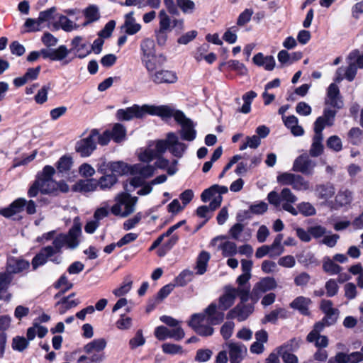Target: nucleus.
Wrapping results in <instances>:
<instances>
[{
    "label": "nucleus",
    "mask_w": 363,
    "mask_h": 363,
    "mask_svg": "<svg viewBox=\"0 0 363 363\" xmlns=\"http://www.w3.org/2000/svg\"><path fill=\"white\" fill-rule=\"evenodd\" d=\"M323 268L325 272L331 274H337L342 270V267L335 264V262L330 258H326L324 260Z\"/></svg>",
    "instance_id": "603ef678"
},
{
    "label": "nucleus",
    "mask_w": 363,
    "mask_h": 363,
    "mask_svg": "<svg viewBox=\"0 0 363 363\" xmlns=\"http://www.w3.org/2000/svg\"><path fill=\"white\" fill-rule=\"evenodd\" d=\"M349 272L353 275H357V284L360 289H363V267L360 263L350 267Z\"/></svg>",
    "instance_id": "6e6d98bb"
},
{
    "label": "nucleus",
    "mask_w": 363,
    "mask_h": 363,
    "mask_svg": "<svg viewBox=\"0 0 363 363\" xmlns=\"http://www.w3.org/2000/svg\"><path fill=\"white\" fill-rule=\"evenodd\" d=\"M222 250V255L224 257H233L238 253V247L236 244L231 241H226L220 245Z\"/></svg>",
    "instance_id": "de8ad7c7"
},
{
    "label": "nucleus",
    "mask_w": 363,
    "mask_h": 363,
    "mask_svg": "<svg viewBox=\"0 0 363 363\" xmlns=\"http://www.w3.org/2000/svg\"><path fill=\"white\" fill-rule=\"evenodd\" d=\"M26 205V200L23 198H18L14 200L9 206L0 209V215L5 218L11 216L21 213L23 211Z\"/></svg>",
    "instance_id": "4be33fe9"
},
{
    "label": "nucleus",
    "mask_w": 363,
    "mask_h": 363,
    "mask_svg": "<svg viewBox=\"0 0 363 363\" xmlns=\"http://www.w3.org/2000/svg\"><path fill=\"white\" fill-rule=\"evenodd\" d=\"M245 143H244L240 147V150H244L247 147H250L253 149L257 148L260 143L261 140L259 137L257 135H254L252 136H248L246 138Z\"/></svg>",
    "instance_id": "052dcab7"
},
{
    "label": "nucleus",
    "mask_w": 363,
    "mask_h": 363,
    "mask_svg": "<svg viewBox=\"0 0 363 363\" xmlns=\"http://www.w3.org/2000/svg\"><path fill=\"white\" fill-rule=\"evenodd\" d=\"M176 2L177 8L184 14H191L196 10V4L191 0H176Z\"/></svg>",
    "instance_id": "09e8293b"
},
{
    "label": "nucleus",
    "mask_w": 363,
    "mask_h": 363,
    "mask_svg": "<svg viewBox=\"0 0 363 363\" xmlns=\"http://www.w3.org/2000/svg\"><path fill=\"white\" fill-rule=\"evenodd\" d=\"M230 363H241L247 354V348L240 342H228L225 344Z\"/></svg>",
    "instance_id": "9d476101"
},
{
    "label": "nucleus",
    "mask_w": 363,
    "mask_h": 363,
    "mask_svg": "<svg viewBox=\"0 0 363 363\" xmlns=\"http://www.w3.org/2000/svg\"><path fill=\"white\" fill-rule=\"evenodd\" d=\"M315 166L316 162L314 160L310 159L306 155H301L294 160L292 169L294 172H301L305 175H312Z\"/></svg>",
    "instance_id": "9b49d317"
},
{
    "label": "nucleus",
    "mask_w": 363,
    "mask_h": 363,
    "mask_svg": "<svg viewBox=\"0 0 363 363\" xmlns=\"http://www.w3.org/2000/svg\"><path fill=\"white\" fill-rule=\"evenodd\" d=\"M133 15V11L125 14L124 23L121 26V29L130 35H135L141 29V25L136 22Z\"/></svg>",
    "instance_id": "a878e982"
},
{
    "label": "nucleus",
    "mask_w": 363,
    "mask_h": 363,
    "mask_svg": "<svg viewBox=\"0 0 363 363\" xmlns=\"http://www.w3.org/2000/svg\"><path fill=\"white\" fill-rule=\"evenodd\" d=\"M69 186L64 180H61L59 182L55 181V184H53V186H52L50 189H43L42 191V194L57 196L58 194L59 191L62 193H67L69 191Z\"/></svg>",
    "instance_id": "e433bc0d"
},
{
    "label": "nucleus",
    "mask_w": 363,
    "mask_h": 363,
    "mask_svg": "<svg viewBox=\"0 0 363 363\" xmlns=\"http://www.w3.org/2000/svg\"><path fill=\"white\" fill-rule=\"evenodd\" d=\"M145 343V339L143 337L142 330H138L136 332L135 335L129 341V345L132 350H134L138 347L143 346Z\"/></svg>",
    "instance_id": "69168bd1"
},
{
    "label": "nucleus",
    "mask_w": 363,
    "mask_h": 363,
    "mask_svg": "<svg viewBox=\"0 0 363 363\" xmlns=\"http://www.w3.org/2000/svg\"><path fill=\"white\" fill-rule=\"evenodd\" d=\"M326 145L330 150L338 152L342 150V143L337 135H332L329 137L326 141Z\"/></svg>",
    "instance_id": "4d7b16f0"
},
{
    "label": "nucleus",
    "mask_w": 363,
    "mask_h": 363,
    "mask_svg": "<svg viewBox=\"0 0 363 363\" xmlns=\"http://www.w3.org/2000/svg\"><path fill=\"white\" fill-rule=\"evenodd\" d=\"M111 137L110 131L106 130L103 134L100 135L96 129H92V140H97L98 143L101 145H106L110 141Z\"/></svg>",
    "instance_id": "bf43d9fd"
},
{
    "label": "nucleus",
    "mask_w": 363,
    "mask_h": 363,
    "mask_svg": "<svg viewBox=\"0 0 363 363\" xmlns=\"http://www.w3.org/2000/svg\"><path fill=\"white\" fill-rule=\"evenodd\" d=\"M72 190L74 192L91 191V179L79 180L72 186Z\"/></svg>",
    "instance_id": "5fc2aeb1"
},
{
    "label": "nucleus",
    "mask_w": 363,
    "mask_h": 363,
    "mask_svg": "<svg viewBox=\"0 0 363 363\" xmlns=\"http://www.w3.org/2000/svg\"><path fill=\"white\" fill-rule=\"evenodd\" d=\"M171 115L162 116L163 118L174 117V120L181 125L179 131L181 138L186 141H193L196 137V130L193 121L187 118L182 111H174L171 108Z\"/></svg>",
    "instance_id": "39448f33"
},
{
    "label": "nucleus",
    "mask_w": 363,
    "mask_h": 363,
    "mask_svg": "<svg viewBox=\"0 0 363 363\" xmlns=\"http://www.w3.org/2000/svg\"><path fill=\"white\" fill-rule=\"evenodd\" d=\"M74 164L73 158L69 155H64L59 158L55 163V167L59 174H69Z\"/></svg>",
    "instance_id": "c756f323"
},
{
    "label": "nucleus",
    "mask_w": 363,
    "mask_h": 363,
    "mask_svg": "<svg viewBox=\"0 0 363 363\" xmlns=\"http://www.w3.org/2000/svg\"><path fill=\"white\" fill-rule=\"evenodd\" d=\"M55 172L56 169L52 166L45 165L42 171L37 173L35 180L45 188L50 189L52 185L55 184V180L53 179Z\"/></svg>",
    "instance_id": "dca6fc26"
},
{
    "label": "nucleus",
    "mask_w": 363,
    "mask_h": 363,
    "mask_svg": "<svg viewBox=\"0 0 363 363\" xmlns=\"http://www.w3.org/2000/svg\"><path fill=\"white\" fill-rule=\"evenodd\" d=\"M162 349L164 353L169 354H182L184 352L182 346L172 343L163 344Z\"/></svg>",
    "instance_id": "774afa93"
},
{
    "label": "nucleus",
    "mask_w": 363,
    "mask_h": 363,
    "mask_svg": "<svg viewBox=\"0 0 363 363\" xmlns=\"http://www.w3.org/2000/svg\"><path fill=\"white\" fill-rule=\"evenodd\" d=\"M140 49L143 53L142 58H149L155 55V43L150 38H146L142 41Z\"/></svg>",
    "instance_id": "c03bdc74"
},
{
    "label": "nucleus",
    "mask_w": 363,
    "mask_h": 363,
    "mask_svg": "<svg viewBox=\"0 0 363 363\" xmlns=\"http://www.w3.org/2000/svg\"><path fill=\"white\" fill-rule=\"evenodd\" d=\"M209 259L210 255L208 252L203 251L200 253L196 262L197 274L201 275L206 272Z\"/></svg>",
    "instance_id": "a18cd8bd"
},
{
    "label": "nucleus",
    "mask_w": 363,
    "mask_h": 363,
    "mask_svg": "<svg viewBox=\"0 0 363 363\" xmlns=\"http://www.w3.org/2000/svg\"><path fill=\"white\" fill-rule=\"evenodd\" d=\"M286 317V311L284 308H277L271 311L264 316L263 323H275L279 318H285Z\"/></svg>",
    "instance_id": "8fccbe9b"
},
{
    "label": "nucleus",
    "mask_w": 363,
    "mask_h": 363,
    "mask_svg": "<svg viewBox=\"0 0 363 363\" xmlns=\"http://www.w3.org/2000/svg\"><path fill=\"white\" fill-rule=\"evenodd\" d=\"M202 314L205 315V318H207L210 325H218L225 318V311L215 301L212 302Z\"/></svg>",
    "instance_id": "ddd939ff"
},
{
    "label": "nucleus",
    "mask_w": 363,
    "mask_h": 363,
    "mask_svg": "<svg viewBox=\"0 0 363 363\" xmlns=\"http://www.w3.org/2000/svg\"><path fill=\"white\" fill-rule=\"evenodd\" d=\"M357 74V66L354 63H350L348 67H339L336 71L335 74V82H340L344 78L347 79L348 81L352 82Z\"/></svg>",
    "instance_id": "bb28decb"
},
{
    "label": "nucleus",
    "mask_w": 363,
    "mask_h": 363,
    "mask_svg": "<svg viewBox=\"0 0 363 363\" xmlns=\"http://www.w3.org/2000/svg\"><path fill=\"white\" fill-rule=\"evenodd\" d=\"M336 111L330 108H325L323 115L317 118L314 123V129L321 128L323 130L325 126H332L334 123Z\"/></svg>",
    "instance_id": "5701e85b"
},
{
    "label": "nucleus",
    "mask_w": 363,
    "mask_h": 363,
    "mask_svg": "<svg viewBox=\"0 0 363 363\" xmlns=\"http://www.w3.org/2000/svg\"><path fill=\"white\" fill-rule=\"evenodd\" d=\"M267 199L269 203L274 207L278 208L281 206L282 209L293 216L298 215V211L292 206L293 203L296 202L297 197L291 189L284 188L279 194L277 191H272L268 194Z\"/></svg>",
    "instance_id": "f03ea898"
},
{
    "label": "nucleus",
    "mask_w": 363,
    "mask_h": 363,
    "mask_svg": "<svg viewBox=\"0 0 363 363\" xmlns=\"http://www.w3.org/2000/svg\"><path fill=\"white\" fill-rule=\"evenodd\" d=\"M315 194L318 199L328 201L335 195V189L330 183L319 184L315 186Z\"/></svg>",
    "instance_id": "c85d7f7f"
},
{
    "label": "nucleus",
    "mask_w": 363,
    "mask_h": 363,
    "mask_svg": "<svg viewBox=\"0 0 363 363\" xmlns=\"http://www.w3.org/2000/svg\"><path fill=\"white\" fill-rule=\"evenodd\" d=\"M312 303L310 298L300 296L296 297L291 303L290 307L297 310L303 315H309V306Z\"/></svg>",
    "instance_id": "393cba45"
},
{
    "label": "nucleus",
    "mask_w": 363,
    "mask_h": 363,
    "mask_svg": "<svg viewBox=\"0 0 363 363\" xmlns=\"http://www.w3.org/2000/svg\"><path fill=\"white\" fill-rule=\"evenodd\" d=\"M117 179L114 174H106L99 179L98 184L101 189H109L116 183Z\"/></svg>",
    "instance_id": "13d9d810"
},
{
    "label": "nucleus",
    "mask_w": 363,
    "mask_h": 363,
    "mask_svg": "<svg viewBox=\"0 0 363 363\" xmlns=\"http://www.w3.org/2000/svg\"><path fill=\"white\" fill-rule=\"evenodd\" d=\"M75 150L82 157L91 155V133L76 143Z\"/></svg>",
    "instance_id": "f704fd0d"
},
{
    "label": "nucleus",
    "mask_w": 363,
    "mask_h": 363,
    "mask_svg": "<svg viewBox=\"0 0 363 363\" xmlns=\"http://www.w3.org/2000/svg\"><path fill=\"white\" fill-rule=\"evenodd\" d=\"M72 45L75 55L79 58H84L91 52V50L83 43V39L79 36L74 38L72 40Z\"/></svg>",
    "instance_id": "473e14b6"
},
{
    "label": "nucleus",
    "mask_w": 363,
    "mask_h": 363,
    "mask_svg": "<svg viewBox=\"0 0 363 363\" xmlns=\"http://www.w3.org/2000/svg\"><path fill=\"white\" fill-rule=\"evenodd\" d=\"M11 324V318L9 315L0 316V357H3L6 342V334L4 333Z\"/></svg>",
    "instance_id": "cd10ccee"
},
{
    "label": "nucleus",
    "mask_w": 363,
    "mask_h": 363,
    "mask_svg": "<svg viewBox=\"0 0 363 363\" xmlns=\"http://www.w3.org/2000/svg\"><path fill=\"white\" fill-rule=\"evenodd\" d=\"M171 108L168 106H154L134 104L130 107L121 108L116 111V116L118 121H131L134 118H143L147 114L158 116L171 115Z\"/></svg>",
    "instance_id": "f257e3e1"
},
{
    "label": "nucleus",
    "mask_w": 363,
    "mask_h": 363,
    "mask_svg": "<svg viewBox=\"0 0 363 363\" xmlns=\"http://www.w3.org/2000/svg\"><path fill=\"white\" fill-rule=\"evenodd\" d=\"M68 50L65 45H60L58 48L51 50V60H62L67 57Z\"/></svg>",
    "instance_id": "338daca9"
},
{
    "label": "nucleus",
    "mask_w": 363,
    "mask_h": 363,
    "mask_svg": "<svg viewBox=\"0 0 363 363\" xmlns=\"http://www.w3.org/2000/svg\"><path fill=\"white\" fill-rule=\"evenodd\" d=\"M50 89V83H48L47 84L42 86V88L38 91L37 94L34 97L36 104H43L48 101V93Z\"/></svg>",
    "instance_id": "864d4df0"
},
{
    "label": "nucleus",
    "mask_w": 363,
    "mask_h": 363,
    "mask_svg": "<svg viewBox=\"0 0 363 363\" xmlns=\"http://www.w3.org/2000/svg\"><path fill=\"white\" fill-rule=\"evenodd\" d=\"M132 171L133 173L140 175L145 180L154 175L155 167L149 164L146 165L136 164L133 166Z\"/></svg>",
    "instance_id": "c9c22d12"
},
{
    "label": "nucleus",
    "mask_w": 363,
    "mask_h": 363,
    "mask_svg": "<svg viewBox=\"0 0 363 363\" xmlns=\"http://www.w3.org/2000/svg\"><path fill=\"white\" fill-rule=\"evenodd\" d=\"M256 96L257 94L254 91H250L246 92L242 96V100L244 101V104L239 110V111L245 114L250 113L251 110L252 101Z\"/></svg>",
    "instance_id": "49530a36"
},
{
    "label": "nucleus",
    "mask_w": 363,
    "mask_h": 363,
    "mask_svg": "<svg viewBox=\"0 0 363 363\" xmlns=\"http://www.w3.org/2000/svg\"><path fill=\"white\" fill-rule=\"evenodd\" d=\"M52 257L53 252L50 246L42 247L40 252L37 253L32 259L31 264L33 269H36L38 267L44 265L48 262V259L55 264H60L61 262V257L59 256Z\"/></svg>",
    "instance_id": "1a4fd4ad"
},
{
    "label": "nucleus",
    "mask_w": 363,
    "mask_h": 363,
    "mask_svg": "<svg viewBox=\"0 0 363 363\" xmlns=\"http://www.w3.org/2000/svg\"><path fill=\"white\" fill-rule=\"evenodd\" d=\"M159 20H160V28L162 30H169L171 26V19L170 17L167 13L166 11L162 9L159 12Z\"/></svg>",
    "instance_id": "e2e57ef3"
},
{
    "label": "nucleus",
    "mask_w": 363,
    "mask_h": 363,
    "mask_svg": "<svg viewBox=\"0 0 363 363\" xmlns=\"http://www.w3.org/2000/svg\"><path fill=\"white\" fill-rule=\"evenodd\" d=\"M169 151L177 157H182L185 152L187 146L179 140L178 136L174 133H168Z\"/></svg>",
    "instance_id": "6ab92c4d"
},
{
    "label": "nucleus",
    "mask_w": 363,
    "mask_h": 363,
    "mask_svg": "<svg viewBox=\"0 0 363 363\" xmlns=\"http://www.w3.org/2000/svg\"><path fill=\"white\" fill-rule=\"evenodd\" d=\"M75 293H72L69 296H62L60 300L56 303V307L60 314H64L68 310L76 307L79 301L77 299H74Z\"/></svg>",
    "instance_id": "b1692460"
},
{
    "label": "nucleus",
    "mask_w": 363,
    "mask_h": 363,
    "mask_svg": "<svg viewBox=\"0 0 363 363\" xmlns=\"http://www.w3.org/2000/svg\"><path fill=\"white\" fill-rule=\"evenodd\" d=\"M257 66H262L266 70L272 71L275 67V60L272 56H264L262 52L256 54L252 58Z\"/></svg>",
    "instance_id": "2f4dec72"
},
{
    "label": "nucleus",
    "mask_w": 363,
    "mask_h": 363,
    "mask_svg": "<svg viewBox=\"0 0 363 363\" xmlns=\"http://www.w3.org/2000/svg\"><path fill=\"white\" fill-rule=\"evenodd\" d=\"M323 140V135L321 128H318V130L314 129V135L309 150V154L311 157H316L323 154L324 150Z\"/></svg>",
    "instance_id": "aec40b11"
},
{
    "label": "nucleus",
    "mask_w": 363,
    "mask_h": 363,
    "mask_svg": "<svg viewBox=\"0 0 363 363\" xmlns=\"http://www.w3.org/2000/svg\"><path fill=\"white\" fill-rule=\"evenodd\" d=\"M325 104L337 109H340L343 106V101L340 95L339 88L334 83H332L328 88Z\"/></svg>",
    "instance_id": "412c9836"
},
{
    "label": "nucleus",
    "mask_w": 363,
    "mask_h": 363,
    "mask_svg": "<svg viewBox=\"0 0 363 363\" xmlns=\"http://www.w3.org/2000/svg\"><path fill=\"white\" fill-rule=\"evenodd\" d=\"M337 359L343 363H358L363 360V354L361 352H353L349 354L338 352Z\"/></svg>",
    "instance_id": "ea45409f"
},
{
    "label": "nucleus",
    "mask_w": 363,
    "mask_h": 363,
    "mask_svg": "<svg viewBox=\"0 0 363 363\" xmlns=\"http://www.w3.org/2000/svg\"><path fill=\"white\" fill-rule=\"evenodd\" d=\"M241 302L228 311L227 318L236 319L242 322L245 320L254 311V307L251 304H245Z\"/></svg>",
    "instance_id": "4468645a"
},
{
    "label": "nucleus",
    "mask_w": 363,
    "mask_h": 363,
    "mask_svg": "<svg viewBox=\"0 0 363 363\" xmlns=\"http://www.w3.org/2000/svg\"><path fill=\"white\" fill-rule=\"evenodd\" d=\"M142 62L147 70L149 77L156 72L157 57L155 55L149 58H142Z\"/></svg>",
    "instance_id": "0e129e2a"
},
{
    "label": "nucleus",
    "mask_w": 363,
    "mask_h": 363,
    "mask_svg": "<svg viewBox=\"0 0 363 363\" xmlns=\"http://www.w3.org/2000/svg\"><path fill=\"white\" fill-rule=\"evenodd\" d=\"M289 347H291L289 345L281 346L278 349L277 352L284 363H298V357L289 352L291 350Z\"/></svg>",
    "instance_id": "79ce46f5"
},
{
    "label": "nucleus",
    "mask_w": 363,
    "mask_h": 363,
    "mask_svg": "<svg viewBox=\"0 0 363 363\" xmlns=\"http://www.w3.org/2000/svg\"><path fill=\"white\" fill-rule=\"evenodd\" d=\"M150 79L155 84H173L177 81V76L173 71L161 69L155 72Z\"/></svg>",
    "instance_id": "f3484780"
},
{
    "label": "nucleus",
    "mask_w": 363,
    "mask_h": 363,
    "mask_svg": "<svg viewBox=\"0 0 363 363\" xmlns=\"http://www.w3.org/2000/svg\"><path fill=\"white\" fill-rule=\"evenodd\" d=\"M110 133L113 140L117 143H120L125 140L126 128L121 123H116L113 126L112 130Z\"/></svg>",
    "instance_id": "58836bf2"
},
{
    "label": "nucleus",
    "mask_w": 363,
    "mask_h": 363,
    "mask_svg": "<svg viewBox=\"0 0 363 363\" xmlns=\"http://www.w3.org/2000/svg\"><path fill=\"white\" fill-rule=\"evenodd\" d=\"M277 286V284L274 277H267L262 278L255 285L251 294V299L257 301L262 294L274 289Z\"/></svg>",
    "instance_id": "f8f14e48"
},
{
    "label": "nucleus",
    "mask_w": 363,
    "mask_h": 363,
    "mask_svg": "<svg viewBox=\"0 0 363 363\" xmlns=\"http://www.w3.org/2000/svg\"><path fill=\"white\" fill-rule=\"evenodd\" d=\"M29 267V262L23 258L11 257L7 259L6 270L9 274L21 273Z\"/></svg>",
    "instance_id": "a211bd4d"
},
{
    "label": "nucleus",
    "mask_w": 363,
    "mask_h": 363,
    "mask_svg": "<svg viewBox=\"0 0 363 363\" xmlns=\"http://www.w3.org/2000/svg\"><path fill=\"white\" fill-rule=\"evenodd\" d=\"M284 125L291 130L294 136H301L304 134L303 128L298 125V120L295 116L283 117Z\"/></svg>",
    "instance_id": "72a5a7b5"
},
{
    "label": "nucleus",
    "mask_w": 363,
    "mask_h": 363,
    "mask_svg": "<svg viewBox=\"0 0 363 363\" xmlns=\"http://www.w3.org/2000/svg\"><path fill=\"white\" fill-rule=\"evenodd\" d=\"M82 233V223L79 217H76L73 221V225L69 230L67 234L61 233L64 240L65 245L69 249L76 248L79 241L78 238Z\"/></svg>",
    "instance_id": "0eeeda50"
},
{
    "label": "nucleus",
    "mask_w": 363,
    "mask_h": 363,
    "mask_svg": "<svg viewBox=\"0 0 363 363\" xmlns=\"http://www.w3.org/2000/svg\"><path fill=\"white\" fill-rule=\"evenodd\" d=\"M335 204L339 206H345L350 204L352 201V193L347 190H340L335 196Z\"/></svg>",
    "instance_id": "a19ab883"
},
{
    "label": "nucleus",
    "mask_w": 363,
    "mask_h": 363,
    "mask_svg": "<svg viewBox=\"0 0 363 363\" xmlns=\"http://www.w3.org/2000/svg\"><path fill=\"white\" fill-rule=\"evenodd\" d=\"M28 341L23 336H16L13 338L12 348L14 350L22 352L28 346Z\"/></svg>",
    "instance_id": "680f3d73"
},
{
    "label": "nucleus",
    "mask_w": 363,
    "mask_h": 363,
    "mask_svg": "<svg viewBox=\"0 0 363 363\" xmlns=\"http://www.w3.org/2000/svg\"><path fill=\"white\" fill-rule=\"evenodd\" d=\"M157 153L155 150L150 145L148 147L143 150L138 155L140 161L149 163L155 158H157Z\"/></svg>",
    "instance_id": "3c124183"
},
{
    "label": "nucleus",
    "mask_w": 363,
    "mask_h": 363,
    "mask_svg": "<svg viewBox=\"0 0 363 363\" xmlns=\"http://www.w3.org/2000/svg\"><path fill=\"white\" fill-rule=\"evenodd\" d=\"M133 280L130 276H126L121 285L113 291V294L117 296H123L130 291L132 288Z\"/></svg>",
    "instance_id": "37998d69"
},
{
    "label": "nucleus",
    "mask_w": 363,
    "mask_h": 363,
    "mask_svg": "<svg viewBox=\"0 0 363 363\" xmlns=\"http://www.w3.org/2000/svg\"><path fill=\"white\" fill-rule=\"evenodd\" d=\"M277 182L283 185H290L296 191H306L310 184L302 176L293 173L284 172L277 177Z\"/></svg>",
    "instance_id": "423d86ee"
},
{
    "label": "nucleus",
    "mask_w": 363,
    "mask_h": 363,
    "mask_svg": "<svg viewBox=\"0 0 363 363\" xmlns=\"http://www.w3.org/2000/svg\"><path fill=\"white\" fill-rule=\"evenodd\" d=\"M283 240V235L278 234L272 245H268L270 252V257H275L281 255L284 252V247L281 242Z\"/></svg>",
    "instance_id": "4c0bfd02"
},
{
    "label": "nucleus",
    "mask_w": 363,
    "mask_h": 363,
    "mask_svg": "<svg viewBox=\"0 0 363 363\" xmlns=\"http://www.w3.org/2000/svg\"><path fill=\"white\" fill-rule=\"evenodd\" d=\"M237 296L240 298L241 302H247L250 296V287L234 288L225 286L224 293L219 297L217 303L225 311L234 304Z\"/></svg>",
    "instance_id": "7ed1b4c3"
},
{
    "label": "nucleus",
    "mask_w": 363,
    "mask_h": 363,
    "mask_svg": "<svg viewBox=\"0 0 363 363\" xmlns=\"http://www.w3.org/2000/svg\"><path fill=\"white\" fill-rule=\"evenodd\" d=\"M205 315L201 313H195L191 315L189 325L201 336H211L214 332V329L210 325L203 324Z\"/></svg>",
    "instance_id": "6e6552de"
},
{
    "label": "nucleus",
    "mask_w": 363,
    "mask_h": 363,
    "mask_svg": "<svg viewBox=\"0 0 363 363\" xmlns=\"http://www.w3.org/2000/svg\"><path fill=\"white\" fill-rule=\"evenodd\" d=\"M106 346L107 341L105 338L92 340V363H101L106 359L104 350Z\"/></svg>",
    "instance_id": "2eb2a0df"
},
{
    "label": "nucleus",
    "mask_w": 363,
    "mask_h": 363,
    "mask_svg": "<svg viewBox=\"0 0 363 363\" xmlns=\"http://www.w3.org/2000/svg\"><path fill=\"white\" fill-rule=\"evenodd\" d=\"M73 284L68 281L67 276L64 274L54 283L53 286L59 291L54 296L55 299L60 298L67 291L73 287Z\"/></svg>",
    "instance_id": "7c9ffc66"
},
{
    "label": "nucleus",
    "mask_w": 363,
    "mask_h": 363,
    "mask_svg": "<svg viewBox=\"0 0 363 363\" xmlns=\"http://www.w3.org/2000/svg\"><path fill=\"white\" fill-rule=\"evenodd\" d=\"M116 203L111 207V213L118 216L126 217L135 211L138 197L131 196L128 192L119 194L116 197Z\"/></svg>",
    "instance_id": "20e7f679"
}]
</instances>
